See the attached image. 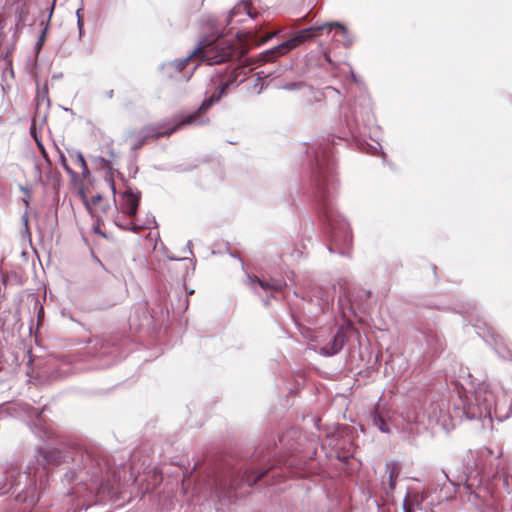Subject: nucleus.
<instances>
[{"label": "nucleus", "mask_w": 512, "mask_h": 512, "mask_svg": "<svg viewBox=\"0 0 512 512\" xmlns=\"http://www.w3.org/2000/svg\"><path fill=\"white\" fill-rule=\"evenodd\" d=\"M318 171L316 175L319 215L330 236L328 250L331 253H339L343 256L349 255L352 243V233L347 221L335 210L332 201L329 199V190H335L336 181L332 166L326 159L320 158L316 152Z\"/></svg>", "instance_id": "nucleus-1"}, {"label": "nucleus", "mask_w": 512, "mask_h": 512, "mask_svg": "<svg viewBox=\"0 0 512 512\" xmlns=\"http://www.w3.org/2000/svg\"><path fill=\"white\" fill-rule=\"evenodd\" d=\"M37 467L28 466L27 470L23 473L17 472L16 467L12 464L6 466L4 468L5 477V486L8 485V491L12 490L13 493L20 491L26 492L24 497V501H27L29 498V502L35 504L39 497H35L34 494L31 496L28 494L30 489H35L37 482V475L42 477V475L46 474L47 467L50 465H58L65 461L62 452L53 447H43L38 449L36 454Z\"/></svg>", "instance_id": "nucleus-2"}, {"label": "nucleus", "mask_w": 512, "mask_h": 512, "mask_svg": "<svg viewBox=\"0 0 512 512\" xmlns=\"http://www.w3.org/2000/svg\"><path fill=\"white\" fill-rule=\"evenodd\" d=\"M403 420L406 423L405 429L412 435L436 427L447 430L451 422L447 409L439 402H432L425 413H421L417 408H410L403 415Z\"/></svg>", "instance_id": "nucleus-3"}, {"label": "nucleus", "mask_w": 512, "mask_h": 512, "mask_svg": "<svg viewBox=\"0 0 512 512\" xmlns=\"http://www.w3.org/2000/svg\"><path fill=\"white\" fill-rule=\"evenodd\" d=\"M225 89H226V85L222 86L218 92L213 93L209 98H206L202 102V104L200 105L199 109L196 112L185 116L181 121H179L176 125H174L170 129L164 130L161 125H150V126L144 127L139 132V134H138L139 140L132 145V149L137 150V149L141 148L143 146V144L145 143V141L149 138H159L161 136H169V135L173 134L174 132H176L182 126L191 125V124H195V123H197V124L207 123L208 119L201 120V121L197 122L200 113L208 110L214 103L218 102L221 99L222 95L224 94Z\"/></svg>", "instance_id": "nucleus-4"}, {"label": "nucleus", "mask_w": 512, "mask_h": 512, "mask_svg": "<svg viewBox=\"0 0 512 512\" xmlns=\"http://www.w3.org/2000/svg\"><path fill=\"white\" fill-rule=\"evenodd\" d=\"M235 50V46L230 41L205 37L194 49V54L208 65H216L232 59Z\"/></svg>", "instance_id": "nucleus-5"}, {"label": "nucleus", "mask_w": 512, "mask_h": 512, "mask_svg": "<svg viewBox=\"0 0 512 512\" xmlns=\"http://www.w3.org/2000/svg\"><path fill=\"white\" fill-rule=\"evenodd\" d=\"M462 497L475 507L493 505V487L490 482H484L477 470L466 474L462 489Z\"/></svg>", "instance_id": "nucleus-6"}, {"label": "nucleus", "mask_w": 512, "mask_h": 512, "mask_svg": "<svg viewBox=\"0 0 512 512\" xmlns=\"http://www.w3.org/2000/svg\"><path fill=\"white\" fill-rule=\"evenodd\" d=\"M495 404V396L486 385L480 386L473 394L466 395L463 413L469 420L489 418Z\"/></svg>", "instance_id": "nucleus-7"}, {"label": "nucleus", "mask_w": 512, "mask_h": 512, "mask_svg": "<svg viewBox=\"0 0 512 512\" xmlns=\"http://www.w3.org/2000/svg\"><path fill=\"white\" fill-rule=\"evenodd\" d=\"M325 30V23L321 25L311 26L300 30L294 37L274 46L273 48L262 52L259 55L261 62H270L279 56L287 54L292 49H295L307 40L315 37V32Z\"/></svg>", "instance_id": "nucleus-8"}, {"label": "nucleus", "mask_w": 512, "mask_h": 512, "mask_svg": "<svg viewBox=\"0 0 512 512\" xmlns=\"http://www.w3.org/2000/svg\"><path fill=\"white\" fill-rule=\"evenodd\" d=\"M448 495H438L434 489H424L421 492L408 491L403 499V512H412L413 507L423 512H436L434 508L438 506L442 500L448 499Z\"/></svg>", "instance_id": "nucleus-9"}, {"label": "nucleus", "mask_w": 512, "mask_h": 512, "mask_svg": "<svg viewBox=\"0 0 512 512\" xmlns=\"http://www.w3.org/2000/svg\"><path fill=\"white\" fill-rule=\"evenodd\" d=\"M266 473L267 471H263L257 474L253 471H245L239 479H230L229 482L227 480H221L215 487V495L219 498V500L226 498L231 499L232 491L236 490L238 487L244 484H247L248 487H252L261 478H263Z\"/></svg>", "instance_id": "nucleus-10"}, {"label": "nucleus", "mask_w": 512, "mask_h": 512, "mask_svg": "<svg viewBox=\"0 0 512 512\" xmlns=\"http://www.w3.org/2000/svg\"><path fill=\"white\" fill-rule=\"evenodd\" d=\"M257 16V13L252 10L251 3L242 0L238 2L229 12L226 18V25L228 26L229 33H232L236 24L244 23L246 20H252Z\"/></svg>", "instance_id": "nucleus-11"}, {"label": "nucleus", "mask_w": 512, "mask_h": 512, "mask_svg": "<svg viewBox=\"0 0 512 512\" xmlns=\"http://www.w3.org/2000/svg\"><path fill=\"white\" fill-rule=\"evenodd\" d=\"M401 472L400 464L396 461H390L385 465L386 480H382V489L385 493L387 501L393 502V493L396 486L397 478Z\"/></svg>", "instance_id": "nucleus-12"}, {"label": "nucleus", "mask_w": 512, "mask_h": 512, "mask_svg": "<svg viewBox=\"0 0 512 512\" xmlns=\"http://www.w3.org/2000/svg\"><path fill=\"white\" fill-rule=\"evenodd\" d=\"M248 281V285L254 291H257V287H260L264 291L278 292L286 286L285 281L281 279H270L266 281L257 276H248Z\"/></svg>", "instance_id": "nucleus-13"}, {"label": "nucleus", "mask_w": 512, "mask_h": 512, "mask_svg": "<svg viewBox=\"0 0 512 512\" xmlns=\"http://www.w3.org/2000/svg\"><path fill=\"white\" fill-rule=\"evenodd\" d=\"M346 340L347 336L344 331L342 329H338L332 339L327 344L320 347L319 353L327 357L336 355L341 351Z\"/></svg>", "instance_id": "nucleus-14"}, {"label": "nucleus", "mask_w": 512, "mask_h": 512, "mask_svg": "<svg viewBox=\"0 0 512 512\" xmlns=\"http://www.w3.org/2000/svg\"><path fill=\"white\" fill-rule=\"evenodd\" d=\"M140 201V195L133 192L131 189H127L122 194V200L120 202L121 212L125 215L133 217L136 215Z\"/></svg>", "instance_id": "nucleus-15"}, {"label": "nucleus", "mask_w": 512, "mask_h": 512, "mask_svg": "<svg viewBox=\"0 0 512 512\" xmlns=\"http://www.w3.org/2000/svg\"><path fill=\"white\" fill-rule=\"evenodd\" d=\"M308 87L311 97L313 98L314 102L322 101L324 98V92L319 91L312 86H308L305 82L299 81V82H291V83H278L276 87L278 89L287 90V91H293V90H300L303 87Z\"/></svg>", "instance_id": "nucleus-16"}, {"label": "nucleus", "mask_w": 512, "mask_h": 512, "mask_svg": "<svg viewBox=\"0 0 512 512\" xmlns=\"http://www.w3.org/2000/svg\"><path fill=\"white\" fill-rule=\"evenodd\" d=\"M325 29H327L329 33L332 32L333 30H337L342 37L341 42L344 47H350L354 42V37L352 36V34L340 22H327L325 23Z\"/></svg>", "instance_id": "nucleus-17"}, {"label": "nucleus", "mask_w": 512, "mask_h": 512, "mask_svg": "<svg viewBox=\"0 0 512 512\" xmlns=\"http://www.w3.org/2000/svg\"><path fill=\"white\" fill-rule=\"evenodd\" d=\"M371 423L374 427H376L382 433H390V429L384 417L378 412V410H374L370 415Z\"/></svg>", "instance_id": "nucleus-18"}, {"label": "nucleus", "mask_w": 512, "mask_h": 512, "mask_svg": "<svg viewBox=\"0 0 512 512\" xmlns=\"http://www.w3.org/2000/svg\"><path fill=\"white\" fill-rule=\"evenodd\" d=\"M298 434V430L292 428L279 436V443L285 449L292 450L294 447L293 444L291 443V440H294L298 436Z\"/></svg>", "instance_id": "nucleus-19"}, {"label": "nucleus", "mask_w": 512, "mask_h": 512, "mask_svg": "<svg viewBox=\"0 0 512 512\" xmlns=\"http://www.w3.org/2000/svg\"><path fill=\"white\" fill-rule=\"evenodd\" d=\"M116 225L124 230H129L133 232H138L139 230L150 228V223L143 224L139 223L138 220L130 222H121L119 218L118 220H116Z\"/></svg>", "instance_id": "nucleus-20"}, {"label": "nucleus", "mask_w": 512, "mask_h": 512, "mask_svg": "<svg viewBox=\"0 0 512 512\" xmlns=\"http://www.w3.org/2000/svg\"><path fill=\"white\" fill-rule=\"evenodd\" d=\"M248 39L257 45H261L277 35V32L268 33L265 36H259L256 29H251L247 32Z\"/></svg>", "instance_id": "nucleus-21"}, {"label": "nucleus", "mask_w": 512, "mask_h": 512, "mask_svg": "<svg viewBox=\"0 0 512 512\" xmlns=\"http://www.w3.org/2000/svg\"><path fill=\"white\" fill-rule=\"evenodd\" d=\"M197 57V54H194V51L191 52L188 56H186L185 58H182V59H176L172 62L169 63V65L173 68H175L176 70L178 71H182L185 66L187 65V63L193 58V57Z\"/></svg>", "instance_id": "nucleus-22"}, {"label": "nucleus", "mask_w": 512, "mask_h": 512, "mask_svg": "<svg viewBox=\"0 0 512 512\" xmlns=\"http://www.w3.org/2000/svg\"><path fill=\"white\" fill-rule=\"evenodd\" d=\"M73 155L75 157L76 163L81 167L86 169V161L84 159L83 154L80 151H74Z\"/></svg>", "instance_id": "nucleus-23"}, {"label": "nucleus", "mask_w": 512, "mask_h": 512, "mask_svg": "<svg viewBox=\"0 0 512 512\" xmlns=\"http://www.w3.org/2000/svg\"><path fill=\"white\" fill-rule=\"evenodd\" d=\"M502 479H503V484L506 487V490L508 491V493H512V474L507 475V474L503 473Z\"/></svg>", "instance_id": "nucleus-24"}, {"label": "nucleus", "mask_w": 512, "mask_h": 512, "mask_svg": "<svg viewBox=\"0 0 512 512\" xmlns=\"http://www.w3.org/2000/svg\"><path fill=\"white\" fill-rule=\"evenodd\" d=\"M61 162L66 172L69 173L72 177H76L77 174L67 165L66 158L63 154H61Z\"/></svg>", "instance_id": "nucleus-25"}, {"label": "nucleus", "mask_w": 512, "mask_h": 512, "mask_svg": "<svg viewBox=\"0 0 512 512\" xmlns=\"http://www.w3.org/2000/svg\"><path fill=\"white\" fill-rule=\"evenodd\" d=\"M80 9L77 10L76 14H77V25H78V29H79V36L81 37L82 36V33H83V20L80 16Z\"/></svg>", "instance_id": "nucleus-26"}, {"label": "nucleus", "mask_w": 512, "mask_h": 512, "mask_svg": "<svg viewBox=\"0 0 512 512\" xmlns=\"http://www.w3.org/2000/svg\"><path fill=\"white\" fill-rule=\"evenodd\" d=\"M96 160L102 163L105 167L110 168L109 161L103 157H97Z\"/></svg>", "instance_id": "nucleus-27"}, {"label": "nucleus", "mask_w": 512, "mask_h": 512, "mask_svg": "<svg viewBox=\"0 0 512 512\" xmlns=\"http://www.w3.org/2000/svg\"><path fill=\"white\" fill-rule=\"evenodd\" d=\"M37 144H38V147L41 149V151H42V153H43L44 157L46 158L47 156H46V152H45L44 146H43V145H42V143H41V142H39V141H37Z\"/></svg>", "instance_id": "nucleus-28"}, {"label": "nucleus", "mask_w": 512, "mask_h": 512, "mask_svg": "<svg viewBox=\"0 0 512 512\" xmlns=\"http://www.w3.org/2000/svg\"><path fill=\"white\" fill-rule=\"evenodd\" d=\"M82 169V174L84 177H87L89 175V170H88V167L86 166V169L85 168H81Z\"/></svg>", "instance_id": "nucleus-29"}, {"label": "nucleus", "mask_w": 512, "mask_h": 512, "mask_svg": "<svg viewBox=\"0 0 512 512\" xmlns=\"http://www.w3.org/2000/svg\"><path fill=\"white\" fill-rule=\"evenodd\" d=\"M325 89H326V90H331V91H333V92L338 93V90H337L336 88L332 87V86H327Z\"/></svg>", "instance_id": "nucleus-30"}, {"label": "nucleus", "mask_w": 512, "mask_h": 512, "mask_svg": "<svg viewBox=\"0 0 512 512\" xmlns=\"http://www.w3.org/2000/svg\"><path fill=\"white\" fill-rule=\"evenodd\" d=\"M107 96H108L109 98H112V96H113V90L108 91V92H107Z\"/></svg>", "instance_id": "nucleus-31"}, {"label": "nucleus", "mask_w": 512, "mask_h": 512, "mask_svg": "<svg viewBox=\"0 0 512 512\" xmlns=\"http://www.w3.org/2000/svg\"><path fill=\"white\" fill-rule=\"evenodd\" d=\"M53 9H54V6L52 5L51 8H50L49 18L51 17V15L53 13Z\"/></svg>", "instance_id": "nucleus-32"}, {"label": "nucleus", "mask_w": 512, "mask_h": 512, "mask_svg": "<svg viewBox=\"0 0 512 512\" xmlns=\"http://www.w3.org/2000/svg\"><path fill=\"white\" fill-rule=\"evenodd\" d=\"M235 36H237V37H241V32H240V31H236V32H235Z\"/></svg>", "instance_id": "nucleus-33"}, {"label": "nucleus", "mask_w": 512, "mask_h": 512, "mask_svg": "<svg viewBox=\"0 0 512 512\" xmlns=\"http://www.w3.org/2000/svg\"><path fill=\"white\" fill-rule=\"evenodd\" d=\"M66 477L69 478L70 480L74 479V476L73 475H69L68 473L66 474Z\"/></svg>", "instance_id": "nucleus-34"}, {"label": "nucleus", "mask_w": 512, "mask_h": 512, "mask_svg": "<svg viewBox=\"0 0 512 512\" xmlns=\"http://www.w3.org/2000/svg\"><path fill=\"white\" fill-rule=\"evenodd\" d=\"M351 76H352V79H353L354 81H356V75H355L353 72L351 73Z\"/></svg>", "instance_id": "nucleus-35"}, {"label": "nucleus", "mask_w": 512, "mask_h": 512, "mask_svg": "<svg viewBox=\"0 0 512 512\" xmlns=\"http://www.w3.org/2000/svg\"><path fill=\"white\" fill-rule=\"evenodd\" d=\"M23 202L25 203L26 206L29 205V201L27 199H23Z\"/></svg>", "instance_id": "nucleus-36"}, {"label": "nucleus", "mask_w": 512, "mask_h": 512, "mask_svg": "<svg viewBox=\"0 0 512 512\" xmlns=\"http://www.w3.org/2000/svg\"><path fill=\"white\" fill-rule=\"evenodd\" d=\"M451 483H452V485H454V486L458 485V486L460 487V483H456V482H453V481H451Z\"/></svg>", "instance_id": "nucleus-37"}, {"label": "nucleus", "mask_w": 512, "mask_h": 512, "mask_svg": "<svg viewBox=\"0 0 512 512\" xmlns=\"http://www.w3.org/2000/svg\"><path fill=\"white\" fill-rule=\"evenodd\" d=\"M46 30H47V28H45V30H43V34L46 33ZM43 37H44V35L41 36L40 40H42Z\"/></svg>", "instance_id": "nucleus-38"}, {"label": "nucleus", "mask_w": 512, "mask_h": 512, "mask_svg": "<svg viewBox=\"0 0 512 512\" xmlns=\"http://www.w3.org/2000/svg\"><path fill=\"white\" fill-rule=\"evenodd\" d=\"M21 190L28 193L29 191L27 189H24V187H21Z\"/></svg>", "instance_id": "nucleus-39"}, {"label": "nucleus", "mask_w": 512, "mask_h": 512, "mask_svg": "<svg viewBox=\"0 0 512 512\" xmlns=\"http://www.w3.org/2000/svg\"><path fill=\"white\" fill-rule=\"evenodd\" d=\"M110 155H111L112 157H114V156H115V154H114L113 150H111V151H110Z\"/></svg>", "instance_id": "nucleus-40"}, {"label": "nucleus", "mask_w": 512, "mask_h": 512, "mask_svg": "<svg viewBox=\"0 0 512 512\" xmlns=\"http://www.w3.org/2000/svg\"><path fill=\"white\" fill-rule=\"evenodd\" d=\"M101 199V196L98 195L97 197H95V200H100Z\"/></svg>", "instance_id": "nucleus-41"}]
</instances>
